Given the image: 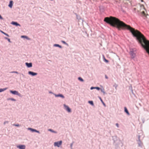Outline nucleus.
Returning <instances> with one entry per match:
<instances>
[{
  "mask_svg": "<svg viewBox=\"0 0 149 149\" xmlns=\"http://www.w3.org/2000/svg\"><path fill=\"white\" fill-rule=\"evenodd\" d=\"M78 79L79 80L81 81H84L83 79L81 77H79L78 78Z\"/></svg>",
  "mask_w": 149,
  "mask_h": 149,
  "instance_id": "23",
  "label": "nucleus"
},
{
  "mask_svg": "<svg viewBox=\"0 0 149 149\" xmlns=\"http://www.w3.org/2000/svg\"><path fill=\"white\" fill-rule=\"evenodd\" d=\"M144 10H141V11H140L141 13L142 14H143L144 16L145 15V13L144 11Z\"/></svg>",
  "mask_w": 149,
  "mask_h": 149,
  "instance_id": "21",
  "label": "nucleus"
},
{
  "mask_svg": "<svg viewBox=\"0 0 149 149\" xmlns=\"http://www.w3.org/2000/svg\"><path fill=\"white\" fill-rule=\"evenodd\" d=\"M61 42L63 44H65V45H68L64 41H62Z\"/></svg>",
  "mask_w": 149,
  "mask_h": 149,
  "instance_id": "28",
  "label": "nucleus"
},
{
  "mask_svg": "<svg viewBox=\"0 0 149 149\" xmlns=\"http://www.w3.org/2000/svg\"><path fill=\"white\" fill-rule=\"evenodd\" d=\"M10 93L13 95H17L19 97L21 96V94L20 93H19L17 91L10 90Z\"/></svg>",
  "mask_w": 149,
  "mask_h": 149,
  "instance_id": "2",
  "label": "nucleus"
},
{
  "mask_svg": "<svg viewBox=\"0 0 149 149\" xmlns=\"http://www.w3.org/2000/svg\"><path fill=\"white\" fill-rule=\"evenodd\" d=\"M99 98L100 99V100L101 101V102H102V103L104 105V102H103V101L102 100V99H101V98L100 97Z\"/></svg>",
  "mask_w": 149,
  "mask_h": 149,
  "instance_id": "27",
  "label": "nucleus"
},
{
  "mask_svg": "<svg viewBox=\"0 0 149 149\" xmlns=\"http://www.w3.org/2000/svg\"><path fill=\"white\" fill-rule=\"evenodd\" d=\"M4 38L5 39L7 40L9 42H11L10 41V39L9 38L6 37H4Z\"/></svg>",
  "mask_w": 149,
  "mask_h": 149,
  "instance_id": "19",
  "label": "nucleus"
},
{
  "mask_svg": "<svg viewBox=\"0 0 149 149\" xmlns=\"http://www.w3.org/2000/svg\"><path fill=\"white\" fill-rule=\"evenodd\" d=\"M22 76H23V77H24V75L23 74H22Z\"/></svg>",
  "mask_w": 149,
  "mask_h": 149,
  "instance_id": "36",
  "label": "nucleus"
},
{
  "mask_svg": "<svg viewBox=\"0 0 149 149\" xmlns=\"http://www.w3.org/2000/svg\"><path fill=\"white\" fill-rule=\"evenodd\" d=\"M13 126H17V127H19V125L17 124H13Z\"/></svg>",
  "mask_w": 149,
  "mask_h": 149,
  "instance_id": "26",
  "label": "nucleus"
},
{
  "mask_svg": "<svg viewBox=\"0 0 149 149\" xmlns=\"http://www.w3.org/2000/svg\"><path fill=\"white\" fill-rule=\"evenodd\" d=\"M28 130H30L31 132H36L37 133H38L39 134L40 133V132L38 130H36L34 129H33L31 128H28L27 129Z\"/></svg>",
  "mask_w": 149,
  "mask_h": 149,
  "instance_id": "4",
  "label": "nucleus"
},
{
  "mask_svg": "<svg viewBox=\"0 0 149 149\" xmlns=\"http://www.w3.org/2000/svg\"><path fill=\"white\" fill-rule=\"evenodd\" d=\"M0 19H3V18L2 17L1 15H0Z\"/></svg>",
  "mask_w": 149,
  "mask_h": 149,
  "instance_id": "32",
  "label": "nucleus"
},
{
  "mask_svg": "<svg viewBox=\"0 0 149 149\" xmlns=\"http://www.w3.org/2000/svg\"><path fill=\"white\" fill-rule=\"evenodd\" d=\"M62 143V141H58L54 143V145L55 146H57L58 147H59L61 145Z\"/></svg>",
  "mask_w": 149,
  "mask_h": 149,
  "instance_id": "3",
  "label": "nucleus"
},
{
  "mask_svg": "<svg viewBox=\"0 0 149 149\" xmlns=\"http://www.w3.org/2000/svg\"><path fill=\"white\" fill-rule=\"evenodd\" d=\"M105 78L106 79H108V77H107V76L106 75H105Z\"/></svg>",
  "mask_w": 149,
  "mask_h": 149,
  "instance_id": "34",
  "label": "nucleus"
},
{
  "mask_svg": "<svg viewBox=\"0 0 149 149\" xmlns=\"http://www.w3.org/2000/svg\"><path fill=\"white\" fill-rule=\"evenodd\" d=\"M8 100H11L13 101H15L16 100L13 98H9L7 99Z\"/></svg>",
  "mask_w": 149,
  "mask_h": 149,
  "instance_id": "17",
  "label": "nucleus"
},
{
  "mask_svg": "<svg viewBox=\"0 0 149 149\" xmlns=\"http://www.w3.org/2000/svg\"><path fill=\"white\" fill-rule=\"evenodd\" d=\"M94 88H95V87H91V89H93Z\"/></svg>",
  "mask_w": 149,
  "mask_h": 149,
  "instance_id": "35",
  "label": "nucleus"
},
{
  "mask_svg": "<svg viewBox=\"0 0 149 149\" xmlns=\"http://www.w3.org/2000/svg\"><path fill=\"white\" fill-rule=\"evenodd\" d=\"M124 109H125V111L128 115H129L130 113L128 112V110H127V108L126 107H124Z\"/></svg>",
  "mask_w": 149,
  "mask_h": 149,
  "instance_id": "13",
  "label": "nucleus"
},
{
  "mask_svg": "<svg viewBox=\"0 0 149 149\" xmlns=\"http://www.w3.org/2000/svg\"><path fill=\"white\" fill-rule=\"evenodd\" d=\"M0 32H1L2 33H3V34H4V35H5L6 36H8V37H9V35L7 33H5L4 32H3V31H2L1 30H0Z\"/></svg>",
  "mask_w": 149,
  "mask_h": 149,
  "instance_id": "14",
  "label": "nucleus"
},
{
  "mask_svg": "<svg viewBox=\"0 0 149 149\" xmlns=\"http://www.w3.org/2000/svg\"><path fill=\"white\" fill-rule=\"evenodd\" d=\"M134 9L137 10L138 11H141L143 10H145L144 6L143 5L139 3L137 5L136 8H134Z\"/></svg>",
  "mask_w": 149,
  "mask_h": 149,
  "instance_id": "1",
  "label": "nucleus"
},
{
  "mask_svg": "<svg viewBox=\"0 0 149 149\" xmlns=\"http://www.w3.org/2000/svg\"><path fill=\"white\" fill-rule=\"evenodd\" d=\"M104 61L107 63H108L109 62V61L108 60L106 59H104Z\"/></svg>",
  "mask_w": 149,
  "mask_h": 149,
  "instance_id": "31",
  "label": "nucleus"
},
{
  "mask_svg": "<svg viewBox=\"0 0 149 149\" xmlns=\"http://www.w3.org/2000/svg\"><path fill=\"white\" fill-rule=\"evenodd\" d=\"M101 91L102 92H103L104 94L105 93V92L104 91V89H101Z\"/></svg>",
  "mask_w": 149,
  "mask_h": 149,
  "instance_id": "30",
  "label": "nucleus"
},
{
  "mask_svg": "<svg viewBox=\"0 0 149 149\" xmlns=\"http://www.w3.org/2000/svg\"><path fill=\"white\" fill-rule=\"evenodd\" d=\"M54 46H55V47H60V48H62L61 46H60V45H59L58 44H54Z\"/></svg>",
  "mask_w": 149,
  "mask_h": 149,
  "instance_id": "20",
  "label": "nucleus"
},
{
  "mask_svg": "<svg viewBox=\"0 0 149 149\" xmlns=\"http://www.w3.org/2000/svg\"><path fill=\"white\" fill-rule=\"evenodd\" d=\"M95 88L98 90L100 89V88L99 87H95Z\"/></svg>",
  "mask_w": 149,
  "mask_h": 149,
  "instance_id": "29",
  "label": "nucleus"
},
{
  "mask_svg": "<svg viewBox=\"0 0 149 149\" xmlns=\"http://www.w3.org/2000/svg\"><path fill=\"white\" fill-rule=\"evenodd\" d=\"M21 38H25L28 40H30L31 39L29 38L27 36H21Z\"/></svg>",
  "mask_w": 149,
  "mask_h": 149,
  "instance_id": "10",
  "label": "nucleus"
},
{
  "mask_svg": "<svg viewBox=\"0 0 149 149\" xmlns=\"http://www.w3.org/2000/svg\"><path fill=\"white\" fill-rule=\"evenodd\" d=\"M48 130L49 131L52 132H54V133H56V132H55V131H54L53 130H52V129H49Z\"/></svg>",
  "mask_w": 149,
  "mask_h": 149,
  "instance_id": "22",
  "label": "nucleus"
},
{
  "mask_svg": "<svg viewBox=\"0 0 149 149\" xmlns=\"http://www.w3.org/2000/svg\"><path fill=\"white\" fill-rule=\"evenodd\" d=\"M28 74L32 76H35L37 75L38 74L37 73L34 72H33L29 71L28 72Z\"/></svg>",
  "mask_w": 149,
  "mask_h": 149,
  "instance_id": "6",
  "label": "nucleus"
},
{
  "mask_svg": "<svg viewBox=\"0 0 149 149\" xmlns=\"http://www.w3.org/2000/svg\"><path fill=\"white\" fill-rule=\"evenodd\" d=\"M10 73H16L17 74H18V72H17L15 71L11 72H10Z\"/></svg>",
  "mask_w": 149,
  "mask_h": 149,
  "instance_id": "25",
  "label": "nucleus"
},
{
  "mask_svg": "<svg viewBox=\"0 0 149 149\" xmlns=\"http://www.w3.org/2000/svg\"><path fill=\"white\" fill-rule=\"evenodd\" d=\"M17 148L19 149H25L26 146L24 145H20L17 146Z\"/></svg>",
  "mask_w": 149,
  "mask_h": 149,
  "instance_id": "5",
  "label": "nucleus"
},
{
  "mask_svg": "<svg viewBox=\"0 0 149 149\" xmlns=\"http://www.w3.org/2000/svg\"><path fill=\"white\" fill-rule=\"evenodd\" d=\"M130 54L132 56V58H134L135 56V54L133 53L132 52H131L130 53Z\"/></svg>",
  "mask_w": 149,
  "mask_h": 149,
  "instance_id": "16",
  "label": "nucleus"
},
{
  "mask_svg": "<svg viewBox=\"0 0 149 149\" xmlns=\"http://www.w3.org/2000/svg\"><path fill=\"white\" fill-rule=\"evenodd\" d=\"M9 123V122L8 121H6L4 122L3 123V124L5 125L6 124H8Z\"/></svg>",
  "mask_w": 149,
  "mask_h": 149,
  "instance_id": "24",
  "label": "nucleus"
},
{
  "mask_svg": "<svg viewBox=\"0 0 149 149\" xmlns=\"http://www.w3.org/2000/svg\"><path fill=\"white\" fill-rule=\"evenodd\" d=\"M88 102L90 104H91L92 106H93L94 105V104H93V101H89Z\"/></svg>",
  "mask_w": 149,
  "mask_h": 149,
  "instance_id": "18",
  "label": "nucleus"
},
{
  "mask_svg": "<svg viewBox=\"0 0 149 149\" xmlns=\"http://www.w3.org/2000/svg\"><path fill=\"white\" fill-rule=\"evenodd\" d=\"M13 1H10L9 4L8 5V6L10 8H12L13 5Z\"/></svg>",
  "mask_w": 149,
  "mask_h": 149,
  "instance_id": "12",
  "label": "nucleus"
},
{
  "mask_svg": "<svg viewBox=\"0 0 149 149\" xmlns=\"http://www.w3.org/2000/svg\"><path fill=\"white\" fill-rule=\"evenodd\" d=\"M55 95L56 97H61L62 98H64V97L63 95L62 94H58V95L55 94Z\"/></svg>",
  "mask_w": 149,
  "mask_h": 149,
  "instance_id": "11",
  "label": "nucleus"
},
{
  "mask_svg": "<svg viewBox=\"0 0 149 149\" xmlns=\"http://www.w3.org/2000/svg\"><path fill=\"white\" fill-rule=\"evenodd\" d=\"M11 24L13 25H15L16 26H19L20 27L21 26V25L16 22H12L11 23Z\"/></svg>",
  "mask_w": 149,
  "mask_h": 149,
  "instance_id": "8",
  "label": "nucleus"
},
{
  "mask_svg": "<svg viewBox=\"0 0 149 149\" xmlns=\"http://www.w3.org/2000/svg\"><path fill=\"white\" fill-rule=\"evenodd\" d=\"M64 106L66 110L68 112H71V109L68 106L64 104Z\"/></svg>",
  "mask_w": 149,
  "mask_h": 149,
  "instance_id": "7",
  "label": "nucleus"
},
{
  "mask_svg": "<svg viewBox=\"0 0 149 149\" xmlns=\"http://www.w3.org/2000/svg\"><path fill=\"white\" fill-rule=\"evenodd\" d=\"M25 65L28 68H31L32 67V64L31 63H26Z\"/></svg>",
  "mask_w": 149,
  "mask_h": 149,
  "instance_id": "9",
  "label": "nucleus"
},
{
  "mask_svg": "<svg viewBox=\"0 0 149 149\" xmlns=\"http://www.w3.org/2000/svg\"><path fill=\"white\" fill-rule=\"evenodd\" d=\"M7 89V88H0V92H2L3 91H5Z\"/></svg>",
  "mask_w": 149,
  "mask_h": 149,
  "instance_id": "15",
  "label": "nucleus"
},
{
  "mask_svg": "<svg viewBox=\"0 0 149 149\" xmlns=\"http://www.w3.org/2000/svg\"><path fill=\"white\" fill-rule=\"evenodd\" d=\"M141 2H143L144 1L143 0H140Z\"/></svg>",
  "mask_w": 149,
  "mask_h": 149,
  "instance_id": "37",
  "label": "nucleus"
},
{
  "mask_svg": "<svg viewBox=\"0 0 149 149\" xmlns=\"http://www.w3.org/2000/svg\"><path fill=\"white\" fill-rule=\"evenodd\" d=\"M116 125L117 126V127H119V125H118V123H116Z\"/></svg>",
  "mask_w": 149,
  "mask_h": 149,
  "instance_id": "33",
  "label": "nucleus"
}]
</instances>
